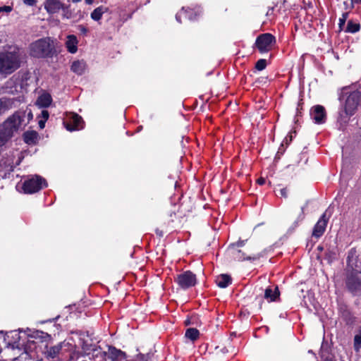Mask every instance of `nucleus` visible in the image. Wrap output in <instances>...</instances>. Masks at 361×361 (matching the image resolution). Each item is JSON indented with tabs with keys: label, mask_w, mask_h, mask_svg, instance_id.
Segmentation results:
<instances>
[{
	"label": "nucleus",
	"mask_w": 361,
	"mask_h": 361,
	"mask_svg": "<svg viewBox=\"0 0 361 361\" xmlns=\"http://www.w3.org/2000/svg\"><path fill=\"white\" fill-rule=\"evenodd\" d=\"M361 99V92L353 90L350 87L342 88L340 100L343 102L342 108L339 111L337 122L339 129L344 130L353 116L357 111Z\"/></svg>",
	"instance_id": "obj_1"
},
{
	"label": "nucleus",
	"mask_w": 361,
	"mask_h": 361,
	"mask_svg": "<svg viewBox=\"0 0 361 361\" xmlns=\"http://www.w3.org/2000/svg\"><path fill=\"white\" fill-rule=\"evenodd\" d=\"M23 53L17 47L0 52V73L8 75L18 69L21 63Z\"/></svg>",
	"instance_id": "obj_2"
},
{
	"label": "nucleus",
	"mask_w": 361,
	"mask_h": 361,
	"mask_svg": "<svg viewBox=\"0 0 361 361\" xmlns=\"http://www.w3.org/2000/svg\"><path fill=\"white\" fill-rule=\"evenodd\" d=\"M20 124V117L14 114L2 125H0V147L3 146L12 137L13 133L18 129Z\"/></svg>",
	"instance_id": "obj_3"
},
{
	"label": "nucleus",
	"mask_w": 361,
	"mask_h": 361,
	"mask_svg": "<svg viewBox=\"0 0 361 361\" xmlns=\"http://www.w3.org/2000/svg\"><path fill=\"white\" fill-rule=\"evenodd\" d=\"M54 47L50 38L39 39L30 46V54L37 58H44L52 54Z\"/></svg>",
	"instance_id": "obj_4"
},
{
	"label": "nucleus",
	"mask_w": 361,
	"mask_h": 361,
	"mask_svg": "<svg viewBox=\"0 0 361 361\" xmlns=\"http://www.w3.org/2000/svg\"><path fill=\"white\" fill-rule=\"evenodd\" d=\"M47 186V183L45 179L35 175L28 177L22 184L21 188L25 194H33Z\"/></svg>",
	"instance_id": "obj_5"
},
{
	"label": "nucleus",
	"mask_w": 361,
	"mask_h": 361,
	"mask_svg": "<svg viewBox=\"0 0 361 361\" xmlns=\"http://www.w3.org/2000/svg\"><path fill=\"white\" fill-rule=\"evenodd\" d=\"M63 125L67 130L72 132L83 129L85 122L78 114L66 112L63 117Z\"/></svg>",
	"instance_id": "obj_6"
},
{
	"label": "nucleus",
	"mask_w": 361,
	"mask_h": 361,
	"mask_svg": "<svg viewBox=\"0 0 361 361\" xmlns=\"http://www.w3.org/2000/svg\"><path fill=\"white\" fill-rule=\"evenodd\" d=\"M345 272L361 274V260L358 258L355 248H351L348 252Z\"/></svg>",
	"instance_id": "obj_7"
},
{
	"label": "nucleus",
	"mask_w": 361,
	"mask_h": 361,
	"mask_svg": "<svg viewBox=\"0 0 361 361\" xmlns=\"http://www.w3.org/2000/svg\"><path fill=\"white\" fill-rule=\"evenodd\" d=\"M276 38L270 33H264L259 35L255 42V46L260 53L269 51L274 44Z\"/></svg>",
	"instance_id": "obj_8"
},
{
	"label": "nucleus",
	"mask_w": 361,
	"mask_h": 361,
	"mask_svg": "<svg viewBox=\"0 0 361 361\" xmlns=\"http://www.w3.org/2000/svg\"><path fill=\"white\" fill-rule=\"evenodd\" d=\"M345 286L348 290L353 295H358L361 293V278L356 273H346Z\"/></svg>",
	"instance_id": "obj_9"
},
{
	"label": "nucleus",
	"mask_w": 361,
	"mask_h": 361,
	"mask_svg": "<svg viewBox=\"0 0 361 361\" xmlns=\"http://www.w3.org/2000/svg\"><path fill=\"white\" fill-rule=\"evenodd\" d=\"M175 281L183 289H188L192 287L197 283L196 276L190 271L177 275Z\"/></svg>",
	"instance_id": "obj_10"
},
{
	"label": "nucleus",
	"mask_w": 361,
	"mask_h": 361,
	"mask_svg": "<svg viewBox=\"0 0 361 361\" xmlns=\"http://www.w3.org/2000/svg\"><path fill=\"white\" fill-rule=\"evenodd\" d=\"M202 13V9L200 6L194 8H185L184 7L176 15V19L178 23H181V17L184 16L190 20H195Z\"/></svg>",
	"instance_id": "obj_11"
},
{
	"label": "nucleus",
	"mask_w": 361,
	"mask_h": 361,
	"mask_svg": "<svg viewBox=\"0 0 361 361\" xmlns=\"http://www.w3.org/2000/svg\"><path fill=\"white\" fill-rule=\"evenodd\" d=\"M310 117L316 124H322L326 119V110L323 106L316 105L310 109Z\"/></svg>",
	"instance_id": "obj_12"
},
{
	"label": "nucleus",
	"mask_w": 361,
	"mask_h": 361,
	"mask_svg": "<svg viewBox=\"0 0 361 361\" xmlns=\"http://www.w3.org/2000/svg\"><path fill=\"white\" fill-rule=\"evenodd\" d=\"M327 222L328 219L326 218V213H324L315 224L312 231V235L317 238L321 237L326 230Z\"/></svg>",
	"instance_id": "obj_13"
},
{
	"label": "nucleus",
	"mask_w": 361,
	"mask_h": 361,
	"mask_svg": "<svg viewBox=\"0 0 361 361\" xmlns=\"http://www.w3.org/2000/svg\"><path fill=\"white\" fill-rule=\"evenodd\" d=\"M13 161L10 158L2 159L0 161V176L6 178L7 175L13 171Z\"/></svg>",
	"instance_id": "obj_14"
},
{
	"label": "nucleus",
	"mask_w": 361,
	"mask_h": 361,
	"mask_svg": "<svg viewBox=\"0 0 361 361\" xmlns=\"http://www.w3.org/2000/svg\"><path fill=\"white\" fill-rule=\"evenodd\" d=\"M44 8L50 13L54 14L58 13L61 9H64V5L59 0H46L44 3Z\"/></svg>",
	"instance_id": "obj_15"
},
{
	"label": "nucleus",
	"mask_w": 361,
	"mask_h": 361,
	"mask_svg": "<svg viewBox=\"0 0 361 361\" xmlns=\"http://www.w3.org/2000/svg\"><path fill=\"white\" fill-rule=\"evenodd\" d=\"M78 40L75 35H69L66 37L65 46L67 51L71 54H75L78 51Z\"/></svg>",
	"instance_id": "obj_16"
},
{
	"label": "nucleus",
	"mask_w": 361,
	"mask_h": 361,
	"mask_svg": "<svg viewBox=\"0 0 361 361\" xmlns=\"http://www.w3.org/2000/svg\"><path fill=\"white\" fill-rule=\"evenodd\" d=\"M87 69V64L84 60H75L73 61L71 66L72 72L78 75H82Z\"/></svg>",
	"instance_id": "obj_17"
},
{
	"label": "nucleus",
	"mask_w": 361,
	"mask_h": 361,
	"mask_svg": "<svg viewBox=\"0 0 361 361\" xmlns=\"http://www.w3.org/2000/svg\"><path fill=\"white\" fill-rule=\"evenodd\" d=\"M52 102V98L48 92L42 93L37 98L35 104L39 108L49 107Z\"/></svg>",
	"instance_id": "obj_18"
},
{
	"label": "nucleus",
	"mask_w": 361,
	"mask_h": 361,
	"mask_svg": "<svg viewBox=\"0 0 361 361\" xmlns=\"http://www.w3.org/2000/svg\"><path fill=\"white\" fill-rule=\"evenodd\" d=\"M244 245H245L244 240H239L237 243L232 244L229 247V250H230V251L232 252V254H233L234 258L239 261L244 260L246 259H250V257H245L244 256V255L243 253H241L240 250H235V247H242Z\"/></svg>",
	"instance_id": "obj_19"
},
{
	"label": "nucleus",
	"mask_w": 361,
	"mask_h": 361,
	"mask_svg": "<svg viewBox=\"0 0 361 361\" xmlns=\"http://www.w3.org/2000/svg\"><path fill=\"white\" fill-rule=\"evenodd\" d=\"M109 357L113 361H123L126 360V354L114 347H109Z\"/></svg>",
	"instance_id": "obj_20"
},
{
	"label": "nucleus",
	"mask_w": 361,
	"mask_h": 361,
	"mask_svg": "<svg viewBox=\"0 0 361 361\" xmlns=\"http://www.w3.org/2000/svg\"><path fill=\"white\" fill-rule=\"evenodd\" d=\"M108 11V7L99 6L93 10L90 13V17L94 21H99L102 19L103 14Z\"/></svg>",
	"instance_id": "obj_21"
},
{
	"label": "nucleus",
	"mask_w": 361,
	"mask_h": 361,
	"mask_svg": "<svg viewBox=\"0 0 361 361\" xmlns=\"http://www.w3.org/2000/svg\"><path fill=\"white\" fill-rule=\"evenodd\" d=\"M215 281L219 288H225L231 283V279L227 274H221L216 276Z\"/></svg>",
	"instance_id": "obj_22"
},
{
	"label": "nucleus",
	"mask_w": 361,
	"mask_h": 361,
	"mask_svg": "<svg viewBox=\"0 0 361 361\" xmlns=\"http://www.w3.org/2000/svg\"><path fill=\"white\" fill-rule=\"evenodd\" d=\"M47 348V350L44 352L47 357L48 358H54L56 357L62 348V344L59 343L54 346H51L50 348Z\"/></svg>",
	"instance_id": "obj_23"
},
{
	"label": "nucleus",
	"mask_w": 361,
	"mask_h": 361,
	"mask_svg": "<svg viewBox=\"0 0 361 361\" xmlns=\"http://www.w3.org/2000/svg\"><path fill=\"white\" fill-rule=\"evenodd\" d=\"M279 295V293L277 288H275L274 290L268 288L265 290L264 293V298L267 299L269 302L274 301Z\"/></svg>",
	"instance_id": "obj_24"
},
{
	"label": "nucleus",
	"mask_w": 361,
	"mask_h": 361,
	"mask_svg": "<svg viewBox=\"0 0 361 361\" xmlns=\"http://www.w3.org/2000/svg\"><path fill=\"white\" fill-rule=\"evenodd\" d=\"M30 336L34 338H39L42 341H48L51 339V336L49 334L39 330L33 331Z\"/></svg>",
	"instance_id": "obj_25"
},
{
	"label": "nucleus",
	"mask_w": 361,
	"mask_h": 361,
	"mask_svg": "<svg viewBox=\"0 0 361 361\" xmlns=\"http://www.w3.org/2000/svg\"><path fill=\"white\" fill-rule=\"evenodd\" d=\"M24 141L28 145L35 144L37 139V133L34 131L26 132L23 135Z\"/></svg>",
	"instance_id": "obj_26"
},
{
	"label": "nucleus",
	"mask_w": 361,
	"mask_h": 361,
	"mask_svg": "<svg viewBox=\"0 0 361 361\" xmlns=\"http://www.w3.org/2000/svg\"><path fill=\"white\" fill-rule=\"evenodd\" d=\"M199 331L195 328H189L185 331V337L192 341L197 340L199 337Z\"/></svg>",
	"instance_id": "obj_27"
},
{
	"label": "nucleus",
	"mask_w": 361,
	"mask_h": 361,
	"mask_svg": "<svg viewBox=\"0 0 361 361\" xmlns=\"http://www.w3.org/2000/svg\"><path fill=\"white\" fill-rule=\"evenodd\" d=\"M360 30V24L357 23H354L353 21H349L347 25L346 32L350 33H355Z\"/></svg>",
	"instance_id": "obj_28"
},
{
	"label": "nucleus",
	"mask_w": 361,
	"mask_h": 361,
	"mask_svg": "<svg viewBox=\"0 0 361 361\" xmlns=\"http://www.w3.org/2000/svg\"><path fill=\"white\" fill-rule=\"evenodd\" d=\"M354 348L356 351H359L361 348V332L355 336Z\"/></svg>",
	"instance_id": "obj_29"
},
{
	"label": "nucleus",
	"mask_w": 361,
	"mask_h": 361,
	"mask_svg": "<svg viewBox=\"0 0 361 361\" xmlns=\"http://www.w3.org/2000/svg\"><path fill=\"white\" fill-rule=\"evenodd\" d=\"M305 207H301V212L300 214L298 216L296 221L294 222L293 225L295 227H297L298 224L303 221L305 219V213H304Z\"/></svg>",
	"instance_id": "obj_30"
},
{
	"label": "nucleus",
	"mask_w": 361,
	"mask_h": 361,
	"mask_svg": "<svg viewBox=\"0 0 361 361\" xmlns=\"http://www.w3.org/2000/svg\"><path fill=\"white\" fill-rule=\"evenodd\" d=\"M267 66V61L265 59H259L255 65V68L258 71L264 70Z\"/></svg>",
	"instance_id": "obj_31"
},
{
	"label": "nucleus",
	"mask_w": 361,
	"mask_h": 361,
	"mask_svg": "<svg viewBox=\"0 0 361 361\" xmlns=\"http://www.w3.org/2000/svg\"><path fill=\"white\" fill-rule=\"evenodd\" d=\"M49 114L48 111L43 110V111H42L41 114L39 115L37 118L47 121L49 118Z\"/></svg>",
	"instance_id": "obj_32"
},
{
	"label": "nucleus",
	"mask_w": 361,
	"mask_h": 361,
	"mask_svg": "<svg viewBox=\"0 0 361 361\" xmlns=\"http://www.w3.org/2000/svg\"><path fill=\"white\" fill-rule=\"evenodd\" d=\"M347 17H348V13H343L342 17L339 18L340 27H341L342 26H343L345 25Z\"/></svg>",
	"instance_id": "obj_33"
},
{
	"label": "nucleus",
	"mask_w": 361,
	"mask_h": 361,
	"mask_svg": "<svg viewBox=\"0 0 361 361\" xmlns=\"http://www.w3.org/2000/svg\"><path fill=\"white\" fill-rule=\"evenodd\" d=\"M12 11V7L10 6H4L0 7V13L1 12H6V13H10Z\"/></svg>",
	"instance_id": "obj_34"
},
{
	"label": "nucleus",
	"mask_w": 361,
	"mask_h": 361,
	"mask_svg": "<svg viewBox=\"0 0 361 361\" xmlns=\"http://www.w3.org/2000/svg\"><path fill=\"white\" fill-rule=\"evenodd\" d=\"M78 29L83 35H86L88 32L87 28L82 25H78Z\"/></svg>",
	"instance_id": "obj_35"
},
{
	"label": "nucleus",
	"mask_w": 361,
	"mask_h": 361,
	"mask_svg": "<svg viewBox=\"0 0 361 361\" xmlns=\"http://www.w3.org/2000/svg\"><path fill=\"white\" fill-rule=\"evenodd\" d=\"M23 3L27 6H32L35 5L37 0H23Z\"/></svg>",
	"instance_id": "obj_36"
},
{
	"label": "nucleus",
	"mask_w": 361,
	"mask_h": 361,
	"mask_svg": "<svg viewBox=\"0 0 361 361\" xmlns=\"http://www.w3.org/2000/svg\"><path fill=\"white\" fill-rule=\"evenodd\" d=\"M279 194L283 197H287L288 196V190L286 188H281L279 190Z\"/></svg>",
	"instance_id": "obj_37"
},
{
	"label": "nucleus",
	"mask_w": 361,
	"mask_h": 361,
	"mask_svg": "<svg viewBox=\"0 0 361 361\" xmlns=\"http://www.w3.org/2000/svg\"><path fill=\"white\" fill-rule=\"evenodd\" d=\"M46 121L38 118V125L40 129H43L45 127Z\"/></svg>",
	"instance_id": "obj_38"
},
{
	"label": "nucleus",
	"mask_w": 361,
	"mask_h": 361,
	"mask_svg": "<svg viewBox=\"0 0 361 361\" xmlns=\"http://www.w3.org/2000/svg\"><path fill=\"white\" fill-rule=\"evenodd\" d=\"M5 102L3 99H0V112L3 110L5 111V109H3L6 106V104H4Z\"/></svg>",
	"instance_id": "obj_39"
},
{
	"label": "nucleus",
	"mask_w": 361,
	"mask_h": 361,
	"mask_svg": "<svg viewBox=\"0 0 361 361\" xmlns=\"http://www.w3.org/2000/svg\"><path fill=\"white\" fill-rule=\"evenodd\" d=\"M257 183L259 185H264L265 183L266 180L264 178H259L257 179Z\"/></svg>",
	"instance_id": "obj_40"
},
{
	"label": "nucleus",
	"mask_w": 361,
	"mask_h": 361,
	"mask_svg": "<svg viewBox=\"0 0 361 361\" xmlns=\"http://www.w3.org/2000/svg\"><path fill=\"white\" fill-rule=\"evenodd\" d=\"M94 0H85V4L87 5H92L94 3Z\"/></svg>",
	"instance_id": "obj_41"
},
{
	"label": "nucleus",
	"mask_w": 361,
	"mask_h": 361,
	"mask_svg": "<svg viewBox=\"0 0 361 361\" xmlns=\"http://www.w3.org/2000/svg\"><path fill=\"white\" fill-rule=\"evenodd\" d=\"M353 3H359L361 2V0H351Z\"/></svg>",
	"instance_id": "obj_42"
},
{
	"label": "nucleus",
	"mask_w": 361,
	"mask_h": 361,
	"mask_svg": "<svg viewBox=\"0 0 361 361\" xmlns=\"http://www.w3.org/2000/svg\"><path fill=\"white\" fill-rule=\"evenodd\" d=\"M82 0H72V2L73 3H78L80 1H81Z\"/></svg>",
	"instance_id": "obj_43"
},
{
	"label": "nucleus",
	"mask_w": 361,
	"mask_h": 361,
	"mask_svg": "<svg viewBox=\"0 0 361 361\" xmlns=\"http://www.w3.org/2000/svg\"><path fill=\"white\" fill-rule=\"evenodd\" d=\"M19 188H20V185H17L16 188H17V190H19V191H20Z\"/></svg>",
	"instance_id": "obj_44"
}]
</instances>
